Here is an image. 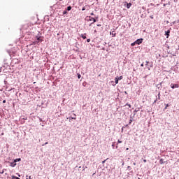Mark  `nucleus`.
<instances>
[{"mask_svg": "<svg viewBox=\"0 0 179 179\" xmlns=\"http://www.w3.org/2000/svg\"><path fill=\"white\" fill-rule=\"evenodd\" d=\"M122 141H120V140H118V143H122Z\"/></svg>", "mask_w": 179, "mask_h": 179, "instance_id": "nucleus-27", "label": "nucleus"}, {"mask_svg": "<svg viewBox=\"0 0 179 179\" xmlns=\"http://www.w3.org/2000/svg\"><path fill=\"white\" fill-rule=\"evenodd\" d=\"M104 163H106V160L102 162V164H104Z\"/></svg>", "mask_w": 179, "mask_h": 179, "instance_id": "nucleus-26", "label": "nucleus"}, {"mask_svg": "<svg viewBox=\"0 0 179 179\" xmlns=\"http://www.w3.org/2000/svg\"><path fill=\"white\" fill-rule=\"evenodd\" d=\"M20 160H22L20 158H17V159H15L14 162L15 163H17V162H20Z\"/></svg>", "mask_w": 179, "mask_h": 179, "instance_id": "nucleus-10", "label": "nucleus"}, {"mask_svg": "<svg viewBox=\"0 0 179 179\" xmlns=\"http://www.w3.org/2000/svg\"><path fill=\"white\" fill-rule=\"evenodd\" d=\"M1 174H3V172H1Z\"/></svg>", "mask_w": 179, "mask_h": 179, "instance_id": "nucleus-38", "label": "nucleus"}, {"mask_svg": "<svg viewBox=\"0 0 179 179\" xmlns=\"http://www.w3.org/2000/svg\"><path fill=\"white\" fill-rule=\"evenodd\" d=\"M87 43H90V38H88V39L87 40Z\"/></svg>", "mask_w": 179, "mask_h": 179, "instance_id": "nucleus-24", "label": "nucleus"}, {"mask_svg": "<svg viewBox=\"0 0 179 179\" xmlns=\"http://www.w3.org/2000/svg\"><path fill=\"white\" fill-rule=\"evenodd\" d=\"M66 13H68V12L66 11V10L63 12V15H66Z\"/></svg>", "mask_w": 179, "mask_h": 179, "instance_id": "nucleus-18", "label": "nucleus"}, {"mask_svg": "<svg viewBox=\"0 0 179 179\" xmlns=\"http://www.w3.org/2000/svg\"><path fill=\"white\" fill-rule=\"evenodd\" d=\"M166 36H168L166 38H169V36H170V30H168L167 31H166Z\"/></svg>", "mask_w": 179, "mask_h": 179, "instance_id": "nucleus-5", "label": "nucleus"}, {"mask_svg": "<svg viewBox=\"0 0 179 179\" xmlns=\"http://www.w3.org/2000/svg\"><path fill=\"white\" fill-rule=\"evenodd\" d=\"M116 78H117V79H118L119 80H121L122 79V76H120V77L117 76Z\"/></svg>", "mask_w": 179, "mask_h": 179, "instance_id": "nucleus-13", "label": "nucleus"}, {"mask_svg": "<svg viewBox=\"0 0 179 179\" xmlns=\"http://www.w3.org/2000/svg\"><path fill=\"white\" fill-rule=\"evenodd\" d=\"M151 19H153V17H151Z\"/></svg>", "mask_w": 179, "mask_h": 179, "instance_id": "nucleus-37", "label": "nucleus"}, {"mask_svg": "<svg viewBox=\"0 0 179 179\" xmlns=\"http://www.w3.org/2000/svg\"><path fill=\"white\" fill-rule=\"evenodd\" d=\"M97 26H98V27H100V26H101V24H97Z\"/></svg>", "mask_w": 179, "mask_h": 179, "instance_id": "nucleus-34", "label": "nucleus"}, {"mask_svg": "<svg viewBox=\"0 0 179 179\" xmlns=\"http://www.w3.org/2000/svg\"><path fill=\"white\" fill-rule=\"evenodd\" d=\"M110 34H112L113 37H115V31H113Z\"/></svg>", "mask_w": 179, "mask_h": 179, "instance_id": "nucleus-8", "label": "nucleus"}, {"mask_svg": "<svg viewBox=\"0 0 179 179\" xmlns=\"http://www.w3.org/2000/svg\"><path fill=\"white\" fill-rule=\"evenodd\" d=\"M71 9H72V7H71V6L67 7V10H71Z\"/></svg>", "mask_w": 179, "mask_h": 179, "instance_id": "nucleus-14", "label": "nucleus"}, {"mask_svg": "<svg viewBox=\"0 0 179 179\" xmlns=\"http://www.w3.org/2000/svg\"><path fill=\"white\" fill-rule=\"evenodd\" d=\"M27 179H29V178H27Z\"/></svg>", "mask_w": 179, "mask_h": 179, "instance_id": "nucleus-39", "label": "nucleus"}, {"mask_svg": "<svg viewBox=\"0 0 179 179\" xmlns=\"http://www.w3.org/2000/svg\"><path fill=\"white\" fill-rule=\"evenodd\" d=\"M158 99H159V100H160V92H159V94H158Z\"/></svg>", "mask_w": 179, "mask_h": 179, "instance_id": "nucleus-22", "label": "nucleus"}, {"mask_svg": "<svg viewBox=\"0 0 179 179\" xmlns=\"http://www.w3.org/2000/svg\"><path fill=\"white\" fill-rule=\"evenodd\" d=\"M80 78H82V76H80V74H78V79H80Z\"/></svg>", "mask_w": 179, "mask_h": 179, "instance_id": "nucleus-20", "label": "nucleus"}, {"mask_svg": "<svg viewBox=\"0 0 179 179\" xmlns=\"http://www.w3.org/2000/svg\"><path fill=\"white\" fill-rule=\"evenodd\" d=\"M45 145H48V142L45 143Z\"/></svg>", "mask_w": 179, "mask_h": 179, "instance_id": "nucleus-32", "label": "nucleus"}, {"mask_svg": "<svg viewBox=\"0 0 179 179\" xmlns=\"http://www.w3.org/2000/svg\"><path fill=\"white\" fill-rule=\"evenodd\" d=\"M81 37H82V38H83V40H86V34H81Z\"/></svg>", "mask_w": 179, "mask_h": 179, "instance_id": "nucleus-7", "label": "nucleus"}, {"mask_svg": "<svg viewBox=\"0 0 179 179\" xmlns=\"http://www.w3.org/2000/svg\"><path fill=\"white\" fill-rule=\"evenodd\" d=\"M28 179H31V176H29V178Z\"/></svg>", "mask_w": 179, "mask_h": 179, "instance_id": "nucleus-33", "label": "nucleus"}, {"mask_svg": "<svg viewBox=\"0 0 179 179\" xmlns=\"http://www.w3.org/2000/svg\"><path fill=\"white\" fill-rule=\"evenodd\" d=\"M37 40L39 41H43V39H41V37L37 38Z\"/></svg>", "mask_w": 179, "mask_h": 179, "instance_id": "nucleus-15", "label": "nucleus"}, {"mask_svg": "<svg viewBox=\"0 0 179 179\" xmlns=\"http://www.w3.org/2000/svg\"><path fill=\"white\" fill-rule=\"evenodd\" d=\"M3 103H6V100H3Z\"/></svg>", "mask_w": 179, "mask_h": 179, "instance_id": "nucleus-29", "label": "nucleus"}, {"mask_svg": "<svg viewBox=\"0 0 179 179\" xmlns=\"http://www.w3.org/2000/svg\"><path fill=\"white\" fill-rule=\"evenodd\" d=\"M171 89H178L179 85L178 84H171Z\"/></svg>", "mask_w": 179, "mask_h": 179, "instance_id": "nucleus-1", "label": "nucleus"}, {"mask_svg": "<svg viewBox=\"0 0 179 179\" xmlns=\"http://www.w3.org/2000/svg\"><path fill=\"white\" fill-rule=\"evenodd\" d=\"M89 20H90V22L93 21L94 23H96V19H94V17H89Z\"/></svg>", "mask_w": 179, "mask_h": 179, "instance_id": "nucleus-3", "label": "nucleus"}, {"mask_svg": "<svg viewBox=\"0 0 179 179\" xmlns=\"http://www.w3.org/2000/svg\"><path fill=\"white\" fill-rule=\"evenodd\" d=\"M143 162H144V163H146L147 161H146V159H144Z\"/></svg>", "mask_w": 179, "mask_h": 179, "instance_id": "nucleus-30", "label": "nucleus"}, {"mask_svg": "<svg viewBox=\"0 0 179 179\" xmlns=\"http://www.w3.org/2000/svg\"><path fill=\"white\" fill-rule=\"evenodd\" d=\"M144 66V65H143V63L141 64V66Z\"/></svg>", "mask_w": 179, "mask_h": 179, "instance_id": "nucleus-31", "label": "nucleus"}, {"mask_svg": "<svg viewBox=\"0 0 179 179\" xmlns=\"http://www.w3.org/2000/svg\"><path fill=\"white\" fill-rule=\"evenodd\" d=\"M129 148H127L126 150H129Z\"/></svg>", "mask_w": 179, "mask_h": 179, "instance_id": "nucleus-35", "label": "nucleus"}, {"mask_svg": "<svg viewBox=\"0 0 179 179\" xmlns=\"http://www.w3.org/2000/svg\"><path fill=\"white\" fill-rule=\"evenodd\" d=\"M142 41H143V38H141V39H137L135 43L136 44H137L138 45H139V44H142Z\"/></svg>", "mask_w": 179, "mask_h": 179, "instance_id": "nucleus-2", "label": "nucleus"}, {"mask_svg": "<svg viewBox=\"0 0 179 179\" xmlns=\"http://www.w3.org/2000/svg\"><path fill=\"white\" fill-rule=\"evenodd\" d=\"M10 166L11 167H15V166H16V163L15 162V161L13 162H10Z\"/></svg>", "mask_w": 179, "mask_h": 179, "instance_id": "nucleus-4", "label": "nucleus"}, {"mask_svg": "<svg viewBox=\"0 0 179 179\" xmlns=\"http://www.w3.org/2000/svg\"><path fill=\"white\" fill-rule=\"evenodd\" d=\"M118 80H118V78L116 77V78H115V83L116 85H118Z\"/></svg>", "mask_w": 179, "mask_h": 179, "instance_id": "nucleus-9", "label": "nucleus"}, {"mask_svg": "<svg viewBox=\"0 0 179 179\" xmlns=\"http://www.w3.org/2000/svg\"><path fill=\"white\" fill-rule=\"evenodd\" d=\"M167 107H170V105H169V103L166 105L165 110H167Z\"/></svg>", "mask_w": 179, "mask_h": 179, "instance_id": "nucleus-16", "label": "nucleus"}, {"mask_svg": "<svg viewBox=\"0 0 179 179\" xmlns=\"http://www.w3.org/2000/svg\"><path fill=\"white\" fill-rule=\"evenodd\" d=\"M131 124H132V119H130L129 122V125H131Z\"/></svg>", "mask_w": 179, "mask_h": 179, "instance_id": "nucleus-17", "label": "nucleus"}, {"mask_svg": "<svg viewBox=\"0 0 179 179\" xmlns=\"http://www.w3.org/2000/svg\"><path fill=\"white\" fill-rule=\"evenodd\" d=\"M135 44H136V43L134 42L133 43L131 44V47H134V45H135Z\"/></svg>", "mask_w": 179, "mask_h": 179, "instance_id": "nucleus-19", "label": "nucleus"}, {"mask_svg": "<svg viewBox=\"0 0 179 179\" xmlns=\"http://www.w3.org/2000/svg\"><path fill=\"white\" fill-rule=\"evenodd\" d=\"M91 15H92V16H94V13H91Z\"/></svg>", "mask_w": 179, "mask_h": 179, "instance_id": "nucleus-28", "label": "nucleus"}, {"mask_svg": "<svg viewBox=\"0 0 179 179\" xmlns=\"http://www.w3.org/2000/svg\"><path fill=\"white\" fill-rule=\"evenodd\" d=\"M82 168V166H79V169H81Z\"/></svg>", "mask_w": 179, "mask_h": 179, "instance_id": "nucleus-36", "label": "nucleus"}, {"mask_svg": "<svg viewBox=\"0 0 179 179\" xmlns=\"http://www.w3.org/2000/svg\"><path fill=\"white\" fill-rule=\"evenodd\" d=\"M13 179H20L19 178L16 177V176H13Z\"/></svg>", "mask_w": 179, "mask_h": 179, "instance_id": "nucleus-21", "label": "nucleus"}, {"mask_svg": "<svg viewBox=\"0 0 179 179\" xmlns=\"http://www.w3.org/2000/svg\"><path fill=\"white\" fill-rule=\"evenodd\" d=\"M131 6H132V4L131 3H127V9H129V8H131Z\"/></svg>", "mask_w": 179, "mask_h": 179, "instance_id": "nucleus-6", "label": "nucleus"}, {"mask_svg": "<svg viewBox=\"0 0 179 179\" xmlns=\"http://www.w3.org/2000/svg\"><path fill=\"white\" fill-rule=\"evenodd\" d=\"M149 64V62L146 61V66H148V64Z\"/></svg>", "mask_w": 179, "mask_h": 179, "instance_id": "nucleus-25", "label": "nucleus"}, {"mask_svg": "<svg viewBox=\"0 0 179 179\" xmlns=\"http://www.w3.org/2000/svg\"><path fill=\"white\" fill-rule=\"evenodd\" d=\"M82 10H86V8L83 7V8H82Z\"/></svg>", "mask_w": 179, "mask_h": 179, "instance_id": "nucleus-23", "label": "nucleus"}, {"mask_svg": "<svg viewBox=\"0 0 179 179\" xmlns=\"http://www.w3.org/2000/svg\"><path fill=\"white\" fill-rule=\"evenodd\" d=\"M159 164H164V159H161L159 160Z\"/></svg>", "mask_w": 179, "mask_h": 179, "instance_id": "nucleus-11", "label": "nucleus"}, {"mask_svg": "<svg viewBox=\"0 0 179 179\" xmlns=\"http://www.w3.org/2000/svg\"><path fill=\"white\" fill-rule=\"evenodd\" d=\"M74 117H71V120H76V114L73 115Z\"/></svg>", "mask_w": 179, "mask_h": 179, "instance_id": "nucleus-12", "label": "nucleus"}]
</instances>
